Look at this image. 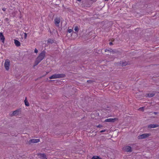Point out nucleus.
Segmentation results:
<instances>
[{"label": "nucleus", "instance_id": "1", "mask_svg": "<svg viewBox=\"0 0 159 159\" xmlns=\"http://www.w3.org/2000/svg\"><path fill=\"white\" fill-rule=\"evenodd\" d=\"M46 52L45 51H42L39 54L34 62V66H36L41 62L45 57Z\"/></svg>", "mask_w": 159, "mask_h": 159}, {"label": "nucleus", "instance_id": "2", "mask_svg": "<svg viewBox=\"0 0 159 159\" xmlns=\"http://www.w3.org/2000/svg\"><path fill=\"white\" fill-rule=\"evenodd\" d=\"M66 75L64 74H54L49 77L50 79H53L60 78L65 77Z\"/></svg>", "mask_w": 159, "mask_h": 159}, {"label": "nucleus", "instance_id": "3", "mask_svg": "<svg viewBox=\"0 0 159 159\" xmlns=\"http://www.w3.org/2000/svg\"><path fill=\"white\" fill-rule=\"evenodd\" d=\"M150 136V134H143L138 136V138L139 139H144Z\"/></svg>", "mask_w": 159, "mask_h": 159}, {"label": "nucleus", "instance_id": "4", "mask_svg": "<svg viewBox=\"0 0 159 159\" xmlns=\"http://www.w3.org/2000/svg\"><path fill=\"white\" fill-rule=\"evenodd\" d=\"M10 61L9 59H7L5 60L4 66L7 70H8L9 68Z\"/></svg>", "mask_w": 159, "mask_h": 159}, {"label": "nucleus", "instance_id": "5", "mask_svg": "<svg viewBox=\"0 0 159 159\" xmlns=\"http://www.w3.org/2000/svg\"><path fill=\"white\" fill-rule=\"evenodd\" d=\"M20 111V110H16L15 111H13L10 114V116H16L19 115Z\"/></svg>", "mask_w": 159, "mask_h": 159}, {"label": "nucleus", "instance_id": "6", "mask_svg": "<svg viewBox=\"0 0 159 159\" xmlns=\"http://www.w3.org/2000/svg\"><path fill=\"white\" fill-rule=\"evenodd\" d=\"M60 20V18L59 17H57L54 19V23L56 26H59V24Z\"/></svg>", "mask_w": 159, "mask_h": 159}, {"label": "nucleus", "instance_id": "7", "mask_svg": "<svg viewBox=\"0 0 159 159\" xmlns=\"http://www.w3.org/2000/svg\"><path fill=\"white\" fill-rule=\"evenodd\" d=\"M117 120V118H109L105 120L104 122H114Z\"/></svg>", "mask_w": 159, "mask_h": 159}, {"label": "nucleus", "instance_id": "8", "mask_svg": "<svg viewBox=\"0 0 159 159\" xmlns=\"http://www.w3.org/2000/svg\"><path fill=\"white\" fill-rule=\"evenodd\" d=\"M110 52V53L114 54V53H116L117 52H119L115 50H113L112 49H106L105 50V52Z\"/></svg>", "mask_w": 159, "mask_h": 159}, {"label": "nucleus", "instance_id": "9", "mask_svg": "<svg viewBox=\"0 0 159 159\" xmlns=\"http://www.w3.org/2000/svg\"><path fill=\"white\" fill-rule=\"evenodd\" d=\"M118 63L122 66H125L129 64L128 62L124 61H120Z\"/></svg>", "mask_w": 159, "mask_h": 159}, {"label": "nucleus", "instance_id": "10", "mask_svg": "<svg viewBox=\"0 0 159 159\" xmlns=\"http://www.w3.org/2000/svg\"><path fill=\"white\" fill-rule=\"evenodd\" d=\"M0 40L2 41V42L4 43L5 38L3 36L2 33V32L0 33Z\"/></svg>", "mask_w": 159, "mask_h": 159}, {"label": "nucleus", "instance_id": "11", "mask_svg": "<svg viewBox=\"0 0 159 159\" xmlns=\"http://www.w3.org/2000/svg\"><path fill=\"white\" fill-rule=\"evenodd\" d=\"M39 139H32L30 140V142L33 143H35L39 142Z\"/></svg>", "mask_w": 159, "mask_h": 159}, {"label": "nucleus", "instance_id": "12", "mask_svg": "<svg viewBox=\"0 0 159 159\" xmlns=\"http://www.w3.org/2000/svg\"><path fill=\"white\" fill-rule=\"evenodd\" d=\"M158 126L157 125L151 124L148 125V127L149 129L155 128L157 127Z\"/></svg>", "mask_w": 159, "mask_h": 159}, {"label": "nucleus", "instance_id": "13", "mask_svg": "<svg viewBox=\"0 0 159 159\" xmlns=\"http://www.w3.org/2000/svg\"><path fill=\"white\" fill-rule=\"evenodd\" d=\"M125 150L127 152H131L132 151V148L129 146H127L125 147Z\"/></svg>", "mask_w": 159, "mask_h": 159}, {"label": "nucleus", "instance_id": "14", "mask_svg": "<svg viewBox=\"0 0 159 159\" xmlns=\"http://www.w3.org/2000/svg\"><path fill=\"white\" fill-rule=\"evenodd\" d=\"M14 43L15 45L19 47L20 46V43L17 40L15 39L14 40Z\"/></svg>", "mask_w": 159, "mask_h": 159}, {"label": "nucleus", "instance_id": "15", "mask_svg": "<svg viewBox=\"0 0 159 159\" xmlns=\"http://www.w3.org/2000/svg\"><path fill=\"white\" fill-rule=\"evenodd\" d=\"M41 156V159H47L46 155L44 153H40L39 154Z\"/></svg>", "mask_w": 159, "mask_h": 159}, {"label": "nucleus", "instance_id": "16", "mask_svg": "<svg viewBox=\"0 0 159 159\" xmlns=\"http://www.w3.org/2000/svg\"><path fill=\"white\" fill-rule=\"evenodd\" d=\"M24 102H25V104L26 106L28 107L30 106L29 103L28 102V101L26 99V98H25V100H24Z\"/></svg>", "mask_w": 159, "mask_h": 159}, {"label": "nucleus", "instance_id": "17", "mask_svg": "<svg viewBox=\"0 0 159 159\" xmlns=\"http://www.w3.org/2000/svg\"><path fill=\"white\" fill-rule=\"evenodd\" d=\"M147 96L149 97H152L155 95V94L153 93H149L147 94Z\"/></svg>", "mask_w": 159, "mask_h": 159}, {"label": "nucleus", "instance_id": "18", "mask_svg": "<svg viewBox=\"0 0 159 159\" xmlns=\"http://www.w3.org/2000/svg\"><path fill=\"white\" fill-rule=\"evenodd\" d=\"M91 159H102L100 157H99L98 156H93L92 158Z\"/></svg>", "mask_w": 159, "mask_h": 159}, {"label": "nucleus", "instance_id": "19", "mask_svg": "<svg viewBox=\"0 0 159 159\" xmlns=\"http://www.w3.org/2000/svg\"><path fill=\"white\" fill-rule=\"evenodd\" d=\"M48 43H52L53 42V41L51 39H49L48 41Z\"/></svg>", "mask_w": 159, "mask_h": 159}, {"label": "nucleus", "instance_id": "20", "mask_svg": "<svg viewBox=\"0 0 159 159\" xmlns=\"http://www.w3.org/2000/svg\"><path fill=\"white\" fill-rule=\"evenodd\" d=\"M79 29L77 26H75L74 29L77 32H78L79 31Z\"/></svg>", "mask_w": 159, "mask_h": 159}, {"label": "nucleus", "instance_id": "21", "mask_svg": "<svg viewBox=\"0 0 159 159\" xmlns=\"http://www.w3.org/2000/svg\"><path fill=\"white\" fill-rule=\"evenodd\" d=\"M144 110V107H140L139 108V110L141 111H143Z\"/></svg>", "mask_w": 159, "mask_h": 159}, {"label": "nucleus", "instance_id": "22", "mask_svg": "<svg viewBox=\"0 0 159 159\" xmlns=\"http://www.w3.org/2000/svg\"><path fill=\"white\" fill-rule=\"evenodd\" d=\"M73 30L71 29H70L68 30V32L69 33H70L72 32Z\"/></svg>", "mask_w": 159, "mask_h": 159}, {"label": "nucleus", "instance_id": "23", "mask_svg": "<svg viewBox=\"0 0 159 159\" xmlns=\"http://www.w3.org/2000/svg\"><path fill=\"white\" fill-rule=\"evenodd\" d=\"M27 36V34L26 33H24V38L25 39L26 38Z\"/></svg>", "mask_w": 159, "mask_h": 159}, {"label": "nucleus", "instance_id": "24", "mask_svg": "<svg viewBox=\"0 0 159 159\" xmlns=\"http://www.w3.org/2000/svg\"><path fill=\"white\" fill-rule=\"evenodd\" d=\"M34 52L36 53H37L38 52V50L36 48L35 49Z\"/></svg>", "mask_w": 159, "mask_h": 159}, {"label": "nucleus", "instance_id": "25", "mask_svg": "<svg viewBox=\"0 0 159 159\" xmlns=\"http://www.w3.org/2000/svg\"><path fill=\"white\" fill-rule=\"evenodd\" d=\"M102 127V126L101 125H99L98 126H97V127L100 128Z\"/></svg>", "mask_w": 159, "mask_h": 159}, {"label": "nucleus", "instance_id": "26", "mask_svg": "<svg viewBox=\"0 0 159 159\" xmlns=\"http://www.w3.org/2000/svg\"><path fill=\"white\" fill-rule=\"evenodd\" d=\"M92 81L91 80H89L87 81V82L89 83H91L92 82Z\"/></svg>", "mask_w": 159, "mask_h": 159}, {"label": "nucleus", "instance_id": "27", "mask_svg": "<svg viewBox=\"0 0 159 159\" xmlns=\"http://www.w3.org/2000/svg\"><path fill=\"white\" fill-rule=\"evenodd\" d=\"M106 131V130L105 129H104V130H101L100 131V132L101 133H102V132H105Z\"/></svg>", "mask_w": 159, "mask_h": 159}, {"label": "nucleus", "instance_id": "28", "mask_svg": "<svg viewBox=\"0 0 159 159\" xmlns=\"http://www.w3.org/2000/svg\"><path fill=\"white\" fill-rule=\"evenodd\" d=\"M6 8H3L2 9V10L4 11H6Z\"/></svg>", "mask_w": 159, "mask_h": 159}, {"label": "nucleus", "instance_id": "29", "mask_svg": "<svg viewBox=\"0 0 159 159\" xmlns=\"http://www.w3.org/2000/svg\"><path fill=\"white\" fill-rule=\"evenodd\" d=\"M109 44L110 45H112L113 44V43L111 42H110Z\"/></svg>", "mask_w": 159, "mask_h": 159}, {"label": "nucleus", "instance_id": "30", "mask_svg": "<svg viewBox=\"0 0 159 159\" xmlns=\"http://www.w3.org/2000/svg\"><path fill=\"white\" fill-rule=\"evenodd\" d=\"M6 21H7L8 20V19L7 18H6Z\"/></svg>", "mask_w": 159, "mask_h": 159}, {"label": "nucleus", "instance_id": "31", "mask_svg": "<svg viewBox=\"0 0 159 159\" xmlns=\"http://www.w3.org/2000/svg\"><path fill=\"white\" fill-rule=\"evenodd\" d=\"M82 0H77L78 1L80 2Z\"/></svg>", "mask_w": 159, "mask_h": 159}, {"label": "nucleus", "instance_id": "32", "mask_svg": "<svg viewBox=\"0 0 159 159\" xmlns=\"http://www.w3.org/2000/svg\"><path fill=\"white\" fill-rule=\"evenodd\" d=\"M154 113H155V114H157V112H154Z\"/></svg>", "mask_w": 159, "mask_h": 159}, {"label": "nucleus", "instance_id": "33", "mask_svg": "<svg viewBox=\"0 0 159 159\" xmlns=\"http://www.w3.org/2000/svg\"><path fill=\"white\" fill-rule=\"evenodd\" d=\"M105 1H108V0H104Z\"/></svg>", "mask_w": 159, "mask_h": 159}]
</instances>
